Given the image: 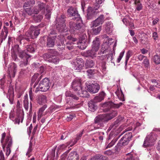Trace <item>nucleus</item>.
Returning a JSON list of instances; mask_svg holds the SVG:
<instances>
[{
    "instance_id": "6e6552de",
    "label": "nucleus",
    "mask_w": 160,
    "mask_h": 160,
    "mask_svg": "<svg viewBox=\"0 0 160 160\" xmlns=\"http://www.w3.org/2000/svg\"><path fill=\"white\" fill-rule=\"evenodd\" d=\"M132 137V134L131 132H127L119 140L118 145L121 147L127 145Z\"/></svg>"
},
{
    "instance_id": "de8ad7c7",
    "label": "nucleus",
    "mask_w": 160,
    "mask_h": 160,
    "mask_svg": "<svg viewBox=\"0 0 160 160\" xmlns=\"http://www.w3.org/2000/svg\"><path fill=\"white\" fill-rule=\"evenodd\" d=\"M38 73H36L33 75L31 81L32 82H36L38 80Z\"/></svg>"
},
{
    "instance_id": "9b49d317",
    "label": "nucleus",
    "mask_w": 160,
    "mask_h": 160,
    "mask_svg": "<svg viewBox=\"0 0 160 160\" xmlns=\"http://www.w3.org/2000/svg\"><path fill=\"white\" fill-rule=\"evenodd\" d=\"M72 87L74 91L77 92L79 91H82L81 81L80 79L76 78L72 82Z\"/></svg>"
},
{
    "instance_id": "7c9ffc66",
    "label": "nucleus",
    "mask_w": 160,
    "mask_h": 160,
    "mask_svg": "<svg viewBox=\"0 0 160 160\" xmlns=\"http://www.w3.org/2000/svg\"><path fill=\"white\" fill-rule=\"evenodd\" d=\"M47 108V105L45 104L43 105L41 108H40L39 110V113L38 115V119H40V118L42 117V114L43 112L45 109Z\"/></svg>"
},
{
    "instance_id": "8fccbe9b",
    "label": "nucleus",
    "mask_w": 160,
    "mask_h": 160,
    "mask_svg": "<svg viewBox=\"0 0 160 160\" xmlns=\"http://www.w3.org/2000/svg\"><path fill=\"white\" fill-rule=\"evenodd\" d=\"M82 134L83 131L80 132L78 134H77V136L76 138L77 141H75V142L73 143L72 144V145H70L71 147H72V146L74 145L76 143V142H77V141L79 140L80 139V138L82 136Z\"/></svg>"
},
{
    "instance_id": "72a5a7b5",
    "label": "nucleus",
    "mask_w": 160,
    "mask_h": 160,
    "mask_svg": "<svg viewBox=\"0 0 160 160\" xmlns=\"http://www.w3.org/2000/svg\"><path fill=\"white\" fill-rule=\"evenodd\" d=\"M43 16L41 15H34L33 17V19L36 22H39L43 18Z\"/></svg>"
},
{
    "instance_id": "338daca9",
    "label": "nucleus",
    "mask_w": 160,
    "mask_h": 160,
    "mask_svg": "<svg viewBox=\"0 0 160 160\" xmlns=\"http://www.w3.org/2000/svg\"><path fill=\"white\" fill-rule=\"evenodd\" d=\"M0 160H5V157L2 151L0 152Z\"/></svg>"
},
{
    "instance_id": "2f4dec72",
    "label": "nucleus",
    "mask_w": 160,
    "mask_h": 160,
    "mask_svg": "<svg viewBox=\"0 0 160 160\" xmlns=\"http://www.w3.org/2000/svg\"><path fill=\"white\" fill-rule=\"evenodd\" d=\"M79 159L78 156L77 155L76 152H72L69 154L68 159Z\"/></svg>"
},
{
    "instance_id": "4c0bfd02",
    "label": "nucleus",
    "mask_w": 160,
    "mask_h": 160,
    "mask_svg": "<svg viewBox=\"0 0 160 160\" xmlns=\"http://www.w3.org/2000/svg\"><path fill=\"white\" fill-rule=\"evenodd\" d=\"M24 37H29V38L34 39V38L33 37V34L32 33V31L30 30V27L29 28V30H28L25 33Z\"/></svg>"
},
{
    "instance_id": "f03ea898",
    "label": "nucleus",
    "mask_w": 160,
    "mask_h": 160,
    "mask_svg": "<svg viewBox=\"0 0 160 160\" xmlns=\"http://www.w3.org/2000/svg\"><path fill=\"white\" fill-rule=\"evenodd\" d=\"M105 94L104 92H102L98 96L95 97L93 99L88 102V109L90 111L94 112L97 109V103L104 99Z\"/></svg>"
},
{
    "instance_id": "f8f14e48",
    "label": "nucleus",
    "mask_w": 160,
    "mask_h": 160,
    "mask_svg": "<svg viewBox=\"0 0 160 160\" xmlns=\"http://www.w3.org/2000/svg\"><path fill=\"white\" fill-rule=\"evenodd\" d=\"M99 7L95 8L94 7H88L87 10V18L88 19H90L92 18L98 12L97 11Z\"/></svg>"
},
{
    "instance_id": "cd10ccee",
    "label": "nucleus",
    "mask_w": 160,
    "mask_h": 160,
    "mask_svg": "<svg viewBox=\"0 0 160 160\" xmlns=\"http://www.w3.org/2000/svg\"><path fill=\"white\" fill-rule=\"evenodd\" d=\"M92 29L91 32L92 34L94 35H97L99 34L102 29L101 26H99L98 27H91Z\"/></svg>"
},
{
    "instance_id": "052dcab7",
    "label": "nucleus",
    "mask_w": 160,
    "mask_h": 160,
    "mask_svg": "<svg viewBox=\"0 0 160 160\" xmlns=\"http://www.w3.org/2000/svg\"><path fill=\"white\" fill-rule=\"evenodd\" d=\"M7 36V35H4V33L2 32L0 34V37L2 38L3 40H4Z\"/></svg>"
},
{
    "instance_id": "ea45409f",
    "label": "nucleus",
    "mask_w": 160,
    "mask_h": 160,
    "mask_svg": "<svg viewBox=\"0 0 160 160\" xmlns=\"http://www.w3.org/2000/svg\"><path fill=\"white\" fill-rule=\"evenodd\" d=\"M153 60L154 62L157 64L160 63V58L159 56L158 55H156L154 57Z\"/></svg>"
},
{
    "instance_id": "e2e57ef3",
    "label": "nucleus",
    "mask_w": 160,
    "mask_h": 160,
    "mask_svg": "<svg viewBox=\"0 0 160 160\" xmlns=\"http://www.w3.org/2000/svg\"><path fill=\"white\" fill-rule=\"evenodd\" d=\"M48 52L52 55V56H54L53 55H55L56 52L54 49H50L48 50Z\"/></svg>"
},
{
    "instance_id": "dca6fc26",
    "label": "nucleus",
    "mask_w": 160,
    "mask_h": 160,
    "mask_svg": "<svg viewBox=\"0 0 160 160\" xmlns=\"http://www.w3.org/2000/svg\"><path fill=\"white\" fill-rule=\"evenodd\" d=\"M108 122V121L105 114L99 115L94 119V123L98 124L101 122Z\"/></svg>"
},
{
    "instance_id": "b1692460",
    "label": "nucleus",
    "mask_w": 160,
    "mask_h": 160,
    "mask_svg": "<svg viewBox=\"0 0 160 160\" xmlns=\"http://www.w3.org/2000/svg\"><path fill=\"white\" fill-rule=\"evenodd\" d=\"M106 32L108 34L111 33L112 31V24L111 22H107L104 25Z\"/></svg>"
},
{
    "instance_id": "bf43d9fd",
    "label": "nucleus",
    "mask_w": 160,
    "mask_h": 160,
    "mask_svg": "<svg viewBox=\"0 0 160 160\" xmlns=\"http://www.w3.org/2000/svg\"><path fill=\"white\" fill-rule=\"evenodd\" d=\"M31 5H32V4L29 1L28 2H25L24 3L23 7L25 8L27 7H29Z\"/></svg>"
},
{
    "instance_id": "680f3d73",
    "label": "nucleus",
    "mask_w": 160,
    "mask_h": 160,
    "mask_svg": "<svg viewBox=\"0 0 160 160\" xmlns=\"http://www.w3.org/2000/svg\"><path fill=\"white\" fill-rule=\"evenodd\" d=\"M112 152L110 150L105 151L104 152V154L107 155H111L112 154Z\"/></svg>"
},
{
    "instance_id": "603ef678",
    "label": "nucleus",
    "mask_w": 160,
    "mask_h": 160,
    "mask_svg": "<svg viewBox=\"0 0 160 160\" xmlns=\"http://www.w3.org/2000/svg\"><path fill=\"white\" fill-rule=\"evenodd\" d=\"M47 13L45 14V16L46 18L49 19L50 18L51 12L49 10L47 9Z\"/></svg>"
},
{
    "instance_id": "6ab92c4d",
    "label": "nucleus",
    "mask_w": 160,
    "mask_h": 160,
    "mask_svg": "<svg viewBox=\"0 0 160 160\" xmlns=\"http://www.w3.org/2000/svg\"><path fill=\"white\" fill-rule=\"evenodd\" d=\"M69 26L72 30L76 31L77 30H79L82 28L83 24L82 23H75L71 21L69 22Z\"/></svg>"
},
{
    "instance_id": "ddd939ff",
    "label": "nucleus",
    "mask_w": 160,
    "mask_h": 160,
    "mask_svg": "<svg viewBox=\"0 0 160 160\" xmlns=\"http://www.w3.org/2000/svg\"><path fill=\"white\" fill-rule=\"evenodd\" d=\"M74 69L75 70H80L84 66L83 60L81 58H77L75 62H72Z\"/></svg>"
},
{
    "instance_id": "f3484780",
    "label": "nucleus",
    "mask_w": 160,
    "mask_h": 160,
    "mask_svg": "<svg viewBox=\"0 0 160 160\" xmlns=\"http://www.w3.org/2000/svg\"><path fill=\"white\" fill-rule=\"evenodd\" d=\"M46 7L45 3L41 2H38L37 6H35L34 7V13L37 14L41 11H42V12L44 11Z\"/></svg>"
},
{
    "instance_id": "3c124183",
    "label": "nucleus",
    "mask_w": 160,
    "mask_h": 160,
    "mask_svg": "<svg viewBox=\"0 0 160 160\" xmlns=\"http://www.w3.org/2000/svg\"><path fill=\"white\" fill-rule=\"evenodd\" d=\"M107 56V54H105L104 55H100V56H98V59L99 60L102 61L105 59Z\"/></svg>"
},
{
    "instance_id": "e433bc0d",
    "label": "nucleus",
    "mask_w": 160,
    "mask_h": 160,
    "mask_svg": "<svg viewBox=\"0 0 160 160\" xmlns=\"http://www.w3.org/2000/svg\"><path fill=\"white\" fill-rule=\"evenodd\" d=\"M70 142H67L66 144H62L60 145L58 147V149L59 150H63L66 148L68 146L70 145Z\"/></svg>"
},
{
    "instance_id": "5701e85b",
    "label": "nucleus",
    "mask_w": 160,
    "mask_h": 160,
    "mask_svg": "<svg viewBox=\"0 0 160 160\" xmlns=\"http://www.w3.org/2000/svg\"><path fill=\"white\" fill-rule=\"evenodd\" d=\"M100 39L98 37H96L92 42V48L98 51L100 46Z\"/></svg>"
},
{
    "instance_id": "774afa93",
    "label": "nucleus",
    "mask_w": 160,
    "mask_h": 160,
    "mask_svg": "<svg viewBox=\"0 0 160 160\" xmlns=\"http://www.w3.org/2000/svg\"><path fill=\"white\" fill-rule=\"evenodd\" d=\"M44 70V67L42 66H40V68H39L38 71L39 72V73H40L41 74L42 73Z\"/></svg>"
},
{
    "instance_id": "bb28decb",
    "label": "nucleus",
    "mask_w": 160,
    "mask_h": 160,
    "mask_svg": "<svg viewBox=\"0 0 160 160\" xmlns=\"http://www.w3.org/2000/svg\"><path fill=\"white\" fill-rule=\"evenodd\" d=\"M95 64L94 61L91 59L87 60L85 64L87 68H92Z\"/></svg>"
},
{
    "instance_id": "0e129e2a",
    "label": "nucleus",
    "mask_w": 160,
    "mask_h": 160,
    "mask_svg": "<svg viewBox=\"0 0 160 160\" xmlns=\"http://www.w3.org/2000/svg\"><path fill=\"white\" fill-rule=\"evenodd\" d=\"M48 52L52 55V56H54L53 55H55L56 52L54 49H50L48 50Z\"/></svg>"
},
{
    "instance_id": "aec40b11",
    "label": "nucleus",
    "mask_w": 160,
    "mask_h": 160,
    "mask_svg": "<svg viewBox=\"0 0 160 160\" xmlns=\"http://www.w3.org/2000/svg\"><path fill=\"white\" fill-rule=\"evenodd\" d=\"M98 51L96 49L92 48L91 50H88L85 52V56L86 57H90L93 58L96 57V52Z\"/></svg>"
},
{
    "instance_id": "f257e3e1",
    "label": "nucleus",
    "mask_w": 160,
    "mask_h": 160,
    "mask_svg": "<svg viewBox=\"0 0 160 160\" xmlns=\"http://www.w3.org/2000/svg\"><path fill=\"white\" fill-rule=\"evenodd\" d=\"M35 46L34 44L28 45L26 48L24 50H21L18 45L15 46V48L17 49L18 57L22 59L19 65L22 70H26V68L24 69L23 68L28 64V62L31 60L32 56L30 54L34 52Z\"/></svg>"
},
{
    "instance_id": "864d4df0",
    "label": "nucleus",
    "mask_w": 160,
    "mask_h": 160,
    "mask_svg": "<svg viewBox=\"0 0 160 160\" xmlns=\"http://www.w3.org/2000/svg\"><path fill=\"white\" fill-rule=\"evenodd\" d=\"M143 64L146 67H148L149 65V60L147 58L143 60Z\"/></svg>"
},
{
    "instance_id": "39448f33",
    "label": "nucleus",
    "mask_w": 160,
    "mask_h": 160,
    "mask_svg": "<svg viewBox=\"0 0 160 160\" xmlns=\"http://www.w3.org/2000/svg\"><path fill=\"white\" fill-rule=\"evenodd\" d=\"M2 144L3 149L5 152L6 155L8 157L11 153V148L12 145V141L11 136H7L4 142H3Z\"/></svg>"
},
{
    "instance_id": "a19ab883",
    "label": "nucleus",
    "mask_w": 160,
    "mask_h": 160,
    "mask_svg": "<svg viewBox=\"0 0 160 160\" xmlns=\"http://www.w3.org/2000/svg\"><path fill=\"white\" fill-rule=\"evenodd\" d=\"M108 47V45L107 44V43L106 42L102 45L101 49L102 50L106 53Z\"/></svg>"
},
{
    "instance_id": "6e6d98bb",
    "label": "nucleus",
    "mask_w": 160,
    "mask_h": 160,
    "mask_svg": "<svg viewBox=\"0 0 160 160\" xmlns=\"http://www.w3.org/2000/svg\"><path fill=\"white\" fill-rule=\"evenodd\" d=\"M24 106L26 110H28V102L27 99H25L24 101Z\"/></svg>"
},
{
    "instance_id": "a211bd4d",
    "label": "nucleus",
    "mask_w": 160,
    "mask_h": 160,
    "mask_svg": "<svg viewBox=\"0 0 160 160\" xmlns=\"http://www.w3.org/2000/svg\"><path fill=\"white\" fill-rule=\"evenodd\" d=\"M41 25L40 24L37 26L33 25L30 26V30L32 31L34 39L36 38L40 33V29Z\"/></svg>"
},
{
    "instance_id": "a878e982",
    "label": "nucleus",
    "mask_w": 160,
    "mask_h": 160,
    "mask_svg": "<svg viewBox=\"0 0 160 160\" xmlns=\"http://www.w3.org/2000/svg\"><path fill=\"white\" fill-rule=\"evenodd\" d=\"M130 130V129H128V128L126 129L125 130L123 131V132H122L121 134L118 137V138H114L113 140H112V141H111V142L109 143L107 147H106V148H109L111 147H112V146H113L115 143V142L117 141L118 138L121 136V135H122L124 133H125L126 132Z\"/></svg>"
},
{
    "instance_id": "20e7f679",
    "label": "nucleus",
    "mask_w": 160,
    "mask_h": 160,
    "mask_svg": "<svg viewBox=\"0 0 160 160\" xmlns=\"http://www.w3.org/2000/svg\"><path fill=\"white\" fill-rule=\"evenodd\" d=\"M50 88L49 80L48 78H45L41 81L39 86L35 90V92L37 93L39 91L45 92L48 90Z\"/></svg>"
},
{
    "instance_id": "c85d7f7f",
    "label": "nucleus",
    "mask_w": 160,
    "mask_h": 160,
    "mask_svg": "<svg viewBox=\"0 0 160 160\" xmlns=\"http://www.w3.org/2000/svg\"><path fill=\"white\" fill-rule=\"evenodd\" d=\"M77 93L78 95L82 97L88 98L89 96V95L87 91H82V89L81 92L79 91Z\"/></svg>"
},
{
    "instance_id": "1a4fd4ad",
    "label": "nucleus",
    "mask_w": 160,
    "mask_h": 160,
    "mask_svg": "<svg viewBox=\"0 0 160 160\" xmlns=\"http://www.w3.org/2000/svg\"><path fill=\"white\" fill-rule=\"evenodd\" d=\"M63 36L62 35H55L48 37L47 39V46L48 48H52L54 47L55 40L57 39L60 41L62 42Z\"/></svg>"
},
{
    "instance_id": "c9c22d12",
    "label": "nucleus",
    "mask_w": 160,
    "mask_h": 160,
    "mask_svg": "<svg viewBox=\"0 0 160 160\" xmlns=\"http://www.w3.org/2000/svg\"><path fill=\"white\" fill-rule=\"evenodd\" d=\"M104 17L103 15H101L95 20L100 24H102L104 22Z\"/></svg>"
},
{
    "instance_id": "13d9d810",
    "label": "nucleus",
    "mask_w": 160,
    "mask_h": 160,
    "mask_svg": "<svg viewBox=\"0 0 160 160\" xmlns=\"http://www.w3.org/2000/svg\"><path fill=\"white\" fill-rule=\"evenodd\" d=\"M142 8V5L141 3H138L137 5L136 10L138 11H140Z\"/></svg>"
},
{
    "instance_id": "69168bd1",
    "label": "nucleus",
    "mask_w": 160,
    "mask_h": 160,
    "mask_svg": "<svg viewBox=\"0 0 160 160\" xmlns=\"http://www.w3.org/2000/svg\"><path fill=\"white\" fill-rule=\"evenodd\" d=\"M67 137V133L66 132H64L61 136L60 140H62L64 139Z\"/></svg>"
},
{
    "instance_id": "09e8293b",
    "label": "nucleus",
    "mask_w": 160,
    "mask_h": 160,
    "mask_svg": "<svg viewBox=\"0 0 160 160\" xmlns=\"http://www.w3.org/2000/svg\"><path fill=\"white\" fill-rule=\"evenodd\" d=\"M100 25L96 21L94 20L92 22L91 24V27H98Z\"/></svg>"
},
{
    "instance_id": "58836bf2",
    "label": "nucleus",
    "mask_w": 160,
    "mask_h": 160,
    "mask_svg": "<svg viewBox=\"0 0 160 160\" xmlns=\"http://www.w3.org/2000/svg\"><path fill=\"white\" fill-rule=\"evenodd\" d=\"M98 160H108V158L105 156L100 154L96 155Z\"/></svg>"
},
{
    "instance_id": "4468645a",
    "label": "nucleus",
    "mask_w": 160,
    "mask_h": 160,
    "mask_svg": "<svg viewBox=\"0 0 160 160\" xmlns=\"http://www.w3.org/2000/svg\"><path fill=\"white\" fill-rule=\"evenodd\" d=\"M17 65L14 62L10 63L8 68V75L11 78H14L17 71Z\"/></svg>"
},
{
    "instance_id": "473e14b6",
    "label": "nucleus",
    "mask_w": 160,
    "mask_h": 160,
    "mask_svg": "<svg viewBox=\"0 0 160 160\" xmlns=\"http://www.w3.org/2000/svg\"><path fill=\"white\" fill-rule=\"evenodd\" d=\"M48 61L49 62H52L56 64L58 63L59 61V59L58 57L52 56L51 59L48 60Z\"/></svg>"
},
{
    "instance_id": "4be33fe9",
    "label": "nucleus",
    "mask_w": 160,
    "mask_h": 160,
    "mask_svg": "<svg viewBox=\"0 0 160 160\" xmlns=\"http://www.w3.org/2000/svg\"><path fill=\"white\" fill-rule=\"evenodd\" d=\"M37 99L38 103L39 104L42 105L47 102V98L46 96L43 94H40L38 95Z\"/></svg>"
},
{
    "instance_id": "49530a36",
    "label": "nucleus",
    "mask_w": 160,
    "mask_h": 160,
    "mask_svg": "<svg viewBox=\"0 0 160 160\" xmlns=\"http://www.w3.org/2000/svg\"><path fill=\"white\" fill-rule=\"evenodd\" d=\"M42 77H43L42 74L41 75V74H38V80H37L36 82H35V83L33 86L34 88H35L36 87V85L38 84V83L39 82L42 78Z\"/></svg>"
},
{
    "instance_id": "a18cd8bd",
    "label": "nucleus",
    "mask_w": 160,
    "mask_h": 160,
    "mask_svg": "<svg viewBox=\"0 0 160 160\" xmlns=\"http://www.w3.org/2000/svg\"><path fill=\"white\" fill-rule=\"evenodd\" d=\"M125 53V51L123 50L122 52L119 55L117 59V62L118 63H119L120 62L121 59L122 58L124 54Z\"/></svg>"
},
{
    "instance_id": "c756f323",
    "label": "nucleus",
    "mask_w": 160,
    "mask_h": 160,
    "mask_svg": "<svg viewBox=\"0 0 160 160\" xmlns=\"http://www.w3.org/2000/svg\"><path fill=\"white\" fill-rule=\"evenodd\" d=\"M65 96L66 97H71L73 99L75 100H78L79 99L78 97H77L75 95L72 93L70 91H67L65 93Z\"/></svg>"
},
{
    "instance_id": "9d476101",
    "label": "nucleus",
    "mask_w": 160,
    "mask_h": 160,
    "mask_svg": "<svg viewBox=\"0 0 160 160\" xmlns=\"http://www.w3.org/2000/svg\"><path fill=\"white\" fill-rule=\"evenodd\" d=\"M68 14L70 17H74L72 19L79 21L81 19L80 15L78 14L77 9L72 6L69 7L67 11Z\"/></svg>"
},
{
    "instance_id": "37998d69",
    "label": "nucleus",
    "mask_w": 160,
    "mask_h": 160,
    "mask_svg": "<svg viewBox=\"0 0 160 160\" xmlns=\"http://www.w3.org/2000/svg\"><path fill=\"white\" fill-rule=\"evenodd\" d=\"M32 143L31 142H30L29 143V148L28 149V152L26 154L27 156H28V157H29L31 156L29 154L32 152Z\"/></svg>"
},
{
    "instance_id": "423d86ee",
    "label": "nucleus",
    "mask_w": 160,
    "mask_h": 160,
    "mask_svg": "<svg viewBox=\"0 0 160 160\" xmlns=\"http://www.w3.org/2000/svg\"><path fill=\"white\" fill-rule=\"evenodd\" d=\"M157 138V135L153 133H151L147 136L144 142L143 146L144 147L152 146L154 144V142Z\"/></svg>"
},
{
    "instance_id": "0eeeda50",
    "label": "nucleus",
    "mask_w": 160,
    "mask_h": 160,
    "mask_svg": "<svg viewBox=\"0 0 160 160\" xmlns=\"http://www.w3.org/2000/svg\"><path fill=\"white\" fill-rule=\"evenodd\" d=\"M122 104V102L118 104H115L112 102H108L103 104L102 107L103 110L104 112H107L112 108H118Z\"/></svg>"
},
{
    "instance_id": "5fc2aeb1",
    "label": "nucleus",
    "mask_w": 160,
    "mask_h": 160,
    "mask_svg": "<svg viewBox=\"0 0 160 160\" xmlns=\"http://www.w3.org/2000/svg\"><path fill=\"white\" fill-rule=\"evenodd\" d=\"M126 160H135V158L130 153H128L127 154V158Z\"/></svg>"
},
{
    "instance_id": "412c9836",
    "label": "nucleus",
    "mask_w": 160,
    "mask_h": 160,
    "mask_svg": "<svg viewBox=\"0 0 160 160\" xmlns=\"http://www.w3.org/2000/svg\"><path fill=\"white\" fill-rule=\"evenodd\" d=\"M124 118L122 117H118L117 120L114 122L112 123L109 127V128L115 129L117 127L121 122L123 119Z\"/></svg>"
},
{
    "instance_id": "4d7b16f0",
    "label": "nucleus",
    "mask_w": 160,
    "mask_h": 160,
    "mask_svg": "<svg viewBox=\"0 0 160 160\" xmlns=\"http://www.w3.org/2000/svg\"><path fill=\"white\" fill-rule=\"evenodd\" d=\"M86 72L88 73V76L93 74L95 73L94 70L91 69L87 70Z\"/></svg>"
},
{
    "instance_id": "f704fd0d",
    "label": "nucleus",
    "mask_w": 160,
    "mask_h": 160,
    "mask_svg": "<svg viewBox=\"0 0 160 160\" xmlns=\"http://www.w3.org/2000/svg\"><path fill=\"white\" fill-rule=\"evenodd\" d=\"M24 11L29 15H31L34 13V8L33 10L31 8H28L24 9Z\"/></svg>"
},
{
    "instance_id": "2eb2a0df",
    "label": "nucleus",
    "mask_w": 160,
    "mask_h": 160,
    "mask_svg": "<svg viewBox=\"0 0 160 160\" xmlns=\"http://www.w3.org/2000/svg\"><path fill=\"white\" fill-rule=\"evenodd\" d=\"M100 89V86L97 83L92 84L87 86V90L92 93H95L98 92Z\"/></svg>"
},
{
    "instance_id": "79ce46f5",
    "label": "nucleus",
    "mask_w": 160,
    "mask_h": 160,
    "mask_svg": "<svg viewBox=\"0 0 160 160\" xmlns=\"http://www.w3.org/2000/svg\"><path fill=\"white\" fill-rule=\"evenodd\" d=\"M52 55L48 52L44 53L43 55V57L44 59H51L52 57Z\"/></svg>"
},
{
    "instance_id": "c03bdc74",
    "label": "nucleus",
    "mask_w": 160,
    "mask_h": 160,
    "mask_svg": "<svg viewBox=\"0 0 160 160\" xmlns=\"http://www.w3.org/2000/svg\"><path fill=\"white\" fill-rule=\"evenodd\" d=\"M131 53L130 51H128L126 53V60L125 61V65H126L127 64L128 61V60L129 58L131 56Z\"/></svg>"
},
{
    "instance_id": "393cba45",
    "label": "nucleus",
    "mask_w": 160,
    "mask_h": 160,
    "mask_svg": "<svg viewBox=\"0 0 160 160\" xmlns=\"http://www.w3.org/2000/svg\"><path fill=\"white\" fill-rule=\"evenodd\" d=\"M117 111L112 110L111 112L106 114L105 115L108 121L116 117L117 115Z\"/></svg>"
},
{
    "instance_id": "7ed1b4c3",
    "label": "nucleus",
    "mask_w": 160,
    "mask_h": 160,
    "mask_svg": "<svg viewBox=\"0 0 160 160\" xmlns=\"http://www.w3.org/2000/svg\"><path fill=\"white\" fill-rule=\"evenodd\" d=\"M65 16L62 15L60 17L57 18L56 20V28L59 32H61L67 31L65 23Z\"/></svg>"
}]
</instances>
